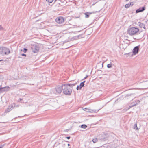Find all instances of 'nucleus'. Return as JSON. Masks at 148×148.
<instances>
[{
  "label": "nucleus",
  "instance_id": "nucleus-31",
  "mask_svg": "<svg viewBox=\"0 0 148 148\" xmlns=\"http://www.w3.org/2000/svg\"><path fill=\"white\" fill-rule=\"evenodd\" d=\"M21 55L22 56H26V55L25 54H21Z\"/></svg>",
  "mask_w": 148,
  "mask_h": 148
},
{
  "label": "nucleus",
  "instance_id": "nucleus-13",
  "mask_svg": "<svg viewBox=\"0 0 148 148\" xmlns=\"http://www.w3.org/2000/svg\"><path fill=\"white\" fill-rule=\"evenodd\" d=\"M1 86H0V91L1 90L2 91H5V90H4V89L6 88V87H1Z\"/></svg>",
  "mask_w": 148,
  "mask_h": 148
},
{
  "label": "nucleus",
  "instance_id": "nucleus-30",
  "mask_svg": "<svg viewBox=\"0 0 148 148\" xmlns=\"http://www.w3.org/2000/svg\"><path fill=\"white\" fill-rule=\"evenodd\" d=\"M4 146V145H0V148H3Z\"/></svg>",
  "mask_w": 148,
  "mask_h": 148
},
{
  "label": "nucleus",
  "instance_id": "nucleus-2",
  "mask_svg": "<svg viewBox=\"0 0 148 148\" xmlns=\"http://www.w3.org/2000/svg\"><path fill=\"white\" fill-rule=\"evenodd\" d=\"M139 30V29L137 27H131L128 29L127 33L130 35L132 36L137 35Z\"/></svg>",
  "mask_w": 148,
  "mask_h": 148
},
{
  "label": "nucleus",
  "instance_id": "nucleus-35",
  "mask_svg": "<svg viewBox=\"0 0 148 148\" xmlns=\"http://www.w3.org/2000/svg\"><path fill=\"white\" fill-rule=\"evenodd\" d=\"M19 99L20 101H21L22 100V99L21 98H20Z\"/></svg>",
  "mask_w": 148,
  "mask_h": 148
},
{
  "label": "nucleus",
  "instance_id": "nucleus-4",
  "mask_svg": "<svg viewBox=\"0 0 148 148\" xmlns=\"http://www.w3.org/2000/svg\"><path fill=\"white\" fill-rule=\"evenodd\" d=\"M63 87L62 86V85L58 86L54 89V93L56 94H60L63 90Z\"/></svg>",
  "mask_w": 148,
  "mask_h": 148
},
{
  "label": "nucleus",
  "instance_id": "nucleus-11",
  "mask_svg": "<svg viewBox=\"0 0 148 148\" xmlns=\"http://www.w3.org/2000/svg\"><path fill=\"white\" fill-rule=\"evenodd\" d=\"M85 82V81H84L80 83V85H79V90H81L82 89V88L84 86V83Z\"/></svg>",
  "mask_w": 148,
  "mask_h": 148
},
{
  "label": "nucleus",
  "instance_id": "nucleus-23",
  "mask_svg": "<svg viewBox=\"0 0 148 148\" xmlns=\"http://www.w3.org/2000/svg\"><path fill=\"white\" fill-rule=\"evenodd\" d=\"M136 105H137V104L136 103L134 104L133 105H132L131 106H130V108H132V107H133L136 106Z\"/></svg>",
  "mask_w": 148,
  "mask_h": 148
},
{
  "label": "nucleus",
  "instance_id": "nucleus-9",
  "mask_svg": "<svg viewBox=\"0 0 148 148\" xmlns=\"http://www.w3.org/2000/svg\"><path fill=\"white\" fill-rule=\"evenodd\" d=\"M145 8L144 6L140 7L139 8L136 10V13L142 12L145 10Z\"/></svg>",
  "mask_w": 148,
  "mask_h": 148
},
{
  "label": "nucleus",
  "instance_id": "nucleus-27",
  "mask_svg": "<svg viewBox=\"0 0 148 148\" xmlns=\"http://www.w3.org/2000/svg\"><path fill=\"white\" fill-rule=\"evenodd\" d=\"M3 29V28L1 25H0V30H2Z\"/></svg>",
  "mask_w": 148,
  "mask_h": 148
},
{
  "label": "nucleus",
  "instance_id": "nucleus-25",
  "mask_svg": "<svg viewBox=\"0 0 148 148\" xmlns=\"http://www.w3.org/2000/svg\"><path fill=\"white\" fill-rule=\"evenodd\" d=\"M130 6H132L134 4V3L133 2H131L129 4Z\"/></svg>",
  "mask_w": 148,
  "mask_h": 148
},
{
  "label": "nucleus",
  "instance_id": "nucleus-42",
  "mask_svg": "<svg viewBox=\"0 0 148 148\" xmlns=\"http://www.w3.org/2000/svg\"><path fill=\"white\" fill-rule=\"evenodd\" d=\"M127 1H128L129 0H126Z\"/></svg>",
  "mask_w": 148,
  "mask_h": 148
},
{
  "label": "nucleus",
  "instance_id": "nucleus-22",
  "mask_svg": "<svg viewBox=\"0 0 148 148\" xmlns=\"http://www.w3.org/2000/svg\"><path fill=\"white\" fill-rule=\"evenodd\" d=\"M73 38L75 40H77L79 39L77 36L74 37Z\"/></svg>",
  "mask_w": 148,
  "mask_h": 148
},
{
  "label": "nucleus",
  "instance_id": "nucleus-10",
  "mask_svg": "<svg viewBox=\"0 0 148 148\" xmlns=\"http://www.w3.org/2000/svg\"><path fill=\"white\" fill-rule=\"evenodd\" d=\"M139 26L141 28H143L144 29H146V28L145 27V25L143 23H141L140 22H139L138 23Z\"/></svg>",
  "mask_w": 148,
  "mask_h": 148
},
{
  "label": "nucleus",
  "instance_id": "nucleus-3",
  "mask_svg": "<svg viewBox=\"0 0 148 148\" xmlns=\"http://www.w3.org/2000/svg\"><path fill=\"white\" fill-rule=\"evenodd\" d=\"M10 53L9 49L7 47H2L0 48V54L3 55H8Z\"/></svg>",
  "mask_w": 148,
  "mask_h": 148
},
{
  "label": "nucleus",
  "instance_id": "nucleus-12",
  "mask_svg": "<svg viewBox=\"0 0 148 148\" xmlns=\"http://www.w3.org/2000/svg\"><path fill=\"white\" fill-rule=\"evenodd\" d=\"M92 14V13L86 12L85 13V17L86 18H88L89 17L90 14Z\"/></svg>",
  "mask_w": 148,
  "mask_h": 148
},
{
  "label": "nucleus",
  "instance_id": "nucleus-5",
  "mask_svg": "<svg viewBox=\"0 0 148 148\" xmlns=\"http://www.w3.org/2000/svg\"><path fill=\"white\" fill-rule=\"evenodd\" d=\"M31 48L32 51L34 53L38 52L39 49V47L36 45H32Z\"/></svg>",
  "mask_w": 148,
  "mask_h": 148
},
{
  "label": "nucleus",
  "instance_id": "nucleus-28",
  "mask_svg": "<svg viewBox=\"0 0 148 148\" xmlns=\"http://www.w3.org/2000/svg\"><path fill=\"white\" fill-rule=\"evenodd\" d=\"M79 86H78L77 87V90H78L79 89Z\"/></svg>",
  "mask_w": 148,
  "mask_h": 148
},
{
  "label": "nucleus",
  "instance_id": "nucleus-33",
  "mask_svg": "<svg viewBox=\"0 0 148 148\" xmlns=\"http://www.w3.org/2000/svg\"><path fill=\"white\" fill-rule=\"evenodd\" d=\"M88 75H87L86 77H85L84 78V79H86L87 78V77H88Z\"/></svg>",
  "mask_w": 148,
  "mask_h": 148
},
{
  "label": "nucleus",
  "instance_id": "nucleus-43",
  "mask_svg": "<svg viewBox=\"0 0 148 148\" xmlns=\"http://www.w3.org/2000/svg\"><path fill=\"white\" fill-rule=\"evenodd\" d=\"M99 110H97V112H98V111H99Z\"/></svg>",
  "mask_w": 148,
  "mask_h": 148
},
{
  "label": "nucleus",
  "instance_id": "nucleus-21",
  "mask_svg": "<svg viewBox=\"0 0 148 148\" xmlns=\"http://www.w3.org/2000/svg\"><path fill=\"white\" fill-rule=\"evenodd\" d=\"M27 49L26 48H24L23 49V52H24V53H25V52H26L27 51Z\"/></svg>",
  "mask_w": 148,
  "mask_h": 148
},
{
  "label": "nucleus",
  "instance_id": "nucleus-36",
  "mask_svg": "<svg viewBox=\"0 0 148 148\" xmlns=\"http://www.w3.org/2000/svg\"><path fill=\"white\" fill-rule=\"evenodd\" d=\"M70 145L69 144H68V146H70Z\"/></svg>",
  "mask_w": 148,
  "mask_h": 148
},
{
  "label": "nucleus",
  "instance_id": "nucleus-19",
  "mask_svg": "<svg viewBox=\"0 0 148 148\" xmlns=\"http://www.w3.org/2000/svg\"><path fill=\"white\" fill-rule=\"evenodd\" d=\"M130 6L129 3L126 4L125 5V7L126 8H129Z\"/></svg>",
  "mask_w": 148,
  "mask_h": 148
},
{
  "label": "nucleus",
  "instance_id": "nucleus-17",
  "mask_svg": "<svg viewBox=\"0 0 148 148\" xmlns=\"http://www.w3.org/2000/svg\"><path fill=\"white\" fill-rule=\"evenodd\" d=\"M92 141L94 143H96L98 141V139L97 138H95L92 140Z\"/></svg>",
  "mask_w": 148,
  "mask_h": 148
},
{
  "label": "nucleus",
  "instance_id": "nucleus-32",
  "mask_svg": "<svg viewBox=\"0 0 148 148\" xmlns=\"http://www.w3.org/2000/svg\"><path fill=\"white\" fill-rule=\"evenodd\" d=\"M70 136H68L66 137V138H67L68 139H69L70 138Z\"/></svg>",
  "mask_w": 148,
  "mask_h": 148
},
{
  "label": "nucleus",
  "instance_id": "nucleus-20",
  "mask_svg": "<svg viewBox=\"0 0 148 148\" xmlns=\"http://www.w3.org/2000/svg\"><path fill=\"white\" fill-rule=\"evenodd\" d=\"M46 1L49 3H51L53 0H46Z\"/></svg>",
  "mask_w": 148,
  "mask_h": 148
},
{
  "label": "nucleus",
  "instance_id": "nucleus-29",
  "mask_svg": "<svg viewBox=\"0 0 148 148\" xmlns=\"http://www.w3.org/2000/svg\"><path fill=\"white\" fill-rule=\"evenodd\" d=\"M127 110V109H125L123 110V112H125Z\"/></svg>",
  "mask_w": 148,
  "mask_h": 148
},
{
  "label": "nucleus",
  "instance_id": "nucleus-24",
  "mask_svg": "<svg viewBox=\"0 0 148 148\" xmlns=\"http://www.w3.org/2000/svg\"><path fill=\"white\" fill-rule=\"evenodd\" d=\"M140 102V101L139 100H137V101H136V104H138V103H139Z\"/></svg>",
  "mask_w": 148,
  "mask_h": 148
},
{
  "label": "nucleus",
  "instance_id": "nucleus-41",
  "mask_svg": "<svg viewBox=\"0 0 148 148\" xmlns=\"http://www.w3.org/2000/svg\"><path fill=\"white\" fill-rule=\"evenodd\" d=\"M13 104L14 105V106H15V104L14 103Z\"/></svg>",
  "mask_w": 148,
  "mask_h": 148
},
{
  "label": "nucleus",
  "instance_id": "nucleus-16",
  "mask_svg": "<svg viewBox=\"0 0 148 148\" xmlns=\"http://www.w3.org/2000/svg\"><path fill=\"white\" fill-rule=\"evenodd\" d=\"M78 39L82 38L84 37V35L83 34H80L77 36Z\"/></svg>",
  "mask_w": 148,
  "mask_h": 148
},
{
  "label": "nucleus",
  "instance_id": "nucleus-38",
  "mask_svg": "<svg viewBox=\"0 0 148 148\" xmlns=\"http://www.w3.org/2000/svg\"><path fill=\"white\" fill-rule=\"evenodd\" d=\"M107 147H110V146H107Z\"/></svg>",
  "mask_w": 148,
  "mask_h": 148
},
{
  "label": "nucleus",
  "instance_id": "nucleus-37",
  "mask_svg": "<svg viewBox=\"0 0 148 148\" xmlns=\"http://www.w3.org/2000/svg\"><path fill=\"white\" fill-rule=\"evenodd\" d=\"M3 61V60H0V62L1 61Z\"/></svg>",
  "mask_w": 148,
  "mask_h": 148
},
{
  "label": "nucleus",
  "instance_id": "nucleus-14",
  "mask_svg": "<svg viewBox=\"0 0 148 148\" xmlns=\"http://www.w3.org/2000/svg\"><path fill=\"white\" fill-rule=\"evenodd\" d=\"M134 129L136 130H138V129L137 127V125L136 123L134 125Z\"/></svg>",
  "mask_w": 148,
  "mask_h": 148
},
{
  "label": "nucleus",
  "instance_id": "nucleus-8",
  "mask_svg": "<svg viewBox=\"0 0 148 148\" xmlns=\"http://www.w3.org/2000/svg\"><path fill=\"white\" fill-rule=\"evenodd\" d=\"M139 46L135 47L133 49V54L136 55L137 54L139 51Z\"/></svg>",
  "mask_w": 148,
  "mask_h": 148
},
{
  "label": "nucleus",
  "instance_id": "nucleus-7",
  "mask_svg": "<svg viewBox=\"0 0 148 148\" xmlns=\"http://www.w3.org/2000/svg\"><path fill=\"white\" fill-rule=\"evenodd\" d=\"M126 97L128 99H129L130 101L132 100L136 97L135 95L134 94H127L126 95Z\"/></svg>",
  "mask_w": 148,
  "mask_h": 148
},
{
  "label": "nucleus",
  "instance_id": "nucleus-6",
  "mask_svg": "<svg viewBox=\"0 0 148 148\" xmlns=\"http://www.w3.org/2000/svg\"><path fill=\"white\" fill-rule=\"evenodd\" d=\"M56 21L58 23L60 24L64 22V19L62 17H59L56 19Z\"/></svg>",
  "mask_w": 148,
  "mask_h": 148
},
{
  "label": "nucleus",
  "instance_id": "nucleus-40",
  "mask_svg": "<svg viewBox=\"0 0 148 148\" xmlns=\"http://www.w3.org/2000/svg\"><path fill=\"white\" fill-rule=\"evenodd\" d=\"M147 21H145V22H146V23H147Z\"/></svg>",
  "mask_w": 148,
  "mask_h": 148
},
{
  "label": "nucleus",
  "instance_id": "nucleus-1",
  "mask_svg": "<svg viewBox=\"0 0 148 148\" xmlns=\"http://www.w3.org/2000/svg\"><path fill=\"white\" fill-rule=\"evenodd\" d=\"M76 84H64L62 85L63 87V93L66 95H69L71 93L72 88Z\"/></svg>",
  "mask_w": 148,
  "mask_h": 148
},
{
  "label": "nucleus",
  "instance_id": "nucleus-18",
  "mask_svg": "<svg viewBox=\"0 0 148 148\" xmlns=\"http://www.w3.org/2000/svg\"><path fill=\"white\" fill-rule=\"evenodd\" d=\"M112 64H108L107 65V67L108 68H111L112 67Z\"/></svg>",
  "mask_w": 148,
  "mask_h": 148
},
{
  "label": "nucleus",
  "instance_id": "nucleus-26",
  "mask_svg": "<svg viewBox=\"0 0 148 148\" xmlns=\"http://www.w3.org/2000/svg\"><path fill=\"white\" fill-rule=\"evenodd\" d=\"M11 110V109L10 108H8V109L6 111V112H9V111H10Z\"/></svg>",
  "mask_w": 148,
  "mask_h": 148
},
{
  "label": "nucleus",
  "instance_id": "nucleus-15",
  "mask_svg": "<svg viewBox=\"0 0 148 148\" xmlns=\"http://www.w3.org/2000/svg\"><path fill=\"white\" fill-rule=\"evenodd\" d=\"M80 127L82 128L85 129L87 127V126L85 124H83L81 125Z\"/></svg>",
  "mask_w": 148,
  "mask_h": 148
},
{
  "label": "nucleus",
  "instance_id": "nucleus-39",
  "mask_svg": "<svg viewBox=\"0 0 148 148\" xmlns=\"http://www.w3.org/2000/svg\"><path fill=\"white\" fill-rule=\"evenodd\" d=\"M56 1V0H55L54 2H55Z\"/></svg>",
  "mask_w": 148,
  "mask_h": 148
},
{
  "label": "nucleus",
  "instance_id": "nucleus-34",
  "mask_svg": "<svg viewBox=\"0 0 148 148\" xmlns=\"http://www.w3.org/2000/svg\"><path fill=\"white\" fill-rule=\"evenodd\" d=\"M13 107V105H11V107L12 108Z\"/></svg>",
  "mask_w": 148,
  "mask_h": 148
}]
</instances>
